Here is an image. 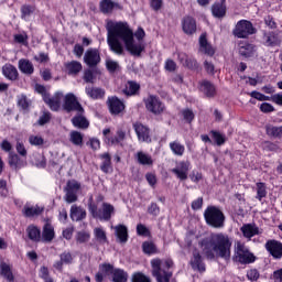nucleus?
Returning <instances> with one entry per match:
<instances>
[{
  "mask_svg": "<svg viewBox=\"0 0 282 282\" xmlns=\"http://www.w3.org/2000/svg\"><path fill=\"white\" fill-rule=\"evenodd\" d=\"M107 43L115 54L119 56L124 54L126 50L132 54V56H140L142 52H144V44L142 43V39L147 36L144 33V29L140 28L135 31L134 36L138 39V42L133 40V31L129 28L127 22H108L107 23ZM122 41V42H120Z\"/></svg>",
  "mask_w": 282,
  "mask_h": 282,
  "instance_id": "1",
  "label": "nucleus"
},
{
  "mask_svg": "<svg viewBox=\"0 0 282 282\" xmlns=\"http://www.w3.org/2000/svg\"><path fill=\"white\" fill-rule=\"evenodd\" d=\"M199 246L203 254H205L207 259H215V257L228 259V257H230L232 241H230V237L226 234H212L209 237L203 239Z\"/></svg>",
  "mask_w": 282,
  "mask_h": 282,
  "instance_id": "2",
  "label": "nucleus"
},
{
  "mask_svg": "<svg viewBox=\"0 0 282 282\" xmlns=\"http://www.w3.org/2000/svg\"><path fill=\"white\" fill-rule=\"evenodd\" d=\"M152 274L155 276L158 282H171V276H173V272H171V268H173V260H160L153 259L151 260Z\"/></svg>",
  "mask_w": 282,
  "mask_h": 282,
  "instance_id": "3",
  "label": "nucleus"
},
{
  "mask_svg": "<svg viewBox=\"0 0 282 282\" xmlns=\"http://www.w3.org/2000/svg\"><path fill=\"white\" fill-rule=\"evenodd\" d=\"M204 217L208 226H212L213 228H224V221L226 220V217L219 208L215 206L207 207L204 213Z\"/></svg>",
  "mask_w": 282,
  "mask_h": 282,
  "instance_id": "4",
  "label": "nucleus"
},
{
  "mask_svg": "<svg viewBox=\"0 0 282 282\" xmlns=\"http://www.w3.org/2000/svg\"><path fill=\"white\" fill-rule=\"evenodd\" d=\"M65 196L64 199L67 204H74V202H78V192L80 191V183L77 181H68L66 187L64 188Z\"/></svg>",
  "mask_w": 282,
  "mask_h": 282,
  "instance_id": "5",
  "label": "nucleus"
},
{
  "mask_svg": "<svg viewBox=\"0 0 282 282\" xmlns=\"http://www.w3.org/2000/svg\"><path fill=\"white\" fill-rule=\"evenodd\" d=\"M62 107L64 111H67L68 113L72 111H76L77 113H85V109H83V106L80 102H78V99L72 93L64 97V104Z\"/></svg>",
  "mask_w": 282,
  "mask_h": 282,
  "instance_id": "6",
  "label": "nucleus"
},
{
  "mask_svg": "<svg viewBox=\"0 0 282 282\" xmlns=\"http://www.w3.org/2000/svg\"><path fill=\"white\" fill-rule=\"evenodd\" d=\"M188 171H191L189 161H181L174 169L171 170V172L176 175L177 180H181V182L188 180Z\"/></svg>",
  "mask_w": 282,
  "mask_h": 282,
  "instance_id": "7",
  "label": "nucleus"
},
{
  "mask_svg": "<svg viewBox=\"0 0 282 282\" xmlns=\"http://www.w3.org/2000/svg\"><path fill=\"white\" fill-rule=\"evenodd\" d=\"M63 98V93H56L53 97H50L48 94H44V102L48 105L52 111H58V109H61Z\"/></svg>",
  "mask_w": 282,
  "mask_h": 282,
  "instance_id": "8",
  "label": "nucleus"
},
{
  "mask_svg": "<svg viewBox=\"0 0 282 282\" xmlns=\"http://www.w3.org/2000/svg\"><path fill=\"white\" fill-rule=\"evenodd\" d=\"M145 107L148 109V111H151V113H162V111H164V104H162V101H160V98L155 97V96H150L147 100H145Z\"/></svg>",
  "mask_w": 282,
  "mask_h": 282,
  "instance_id": "9",
  "label": "nucleus"
},
{
  "mask_svg": "<svg viewBox=\"0 0 282 282\" xmlns=\"http://www.w3.org/2000/svg\"><path fill=\"white\" fill-rule=\"evenodd\" d=\"M265 250L273 259H282V243L278 240H269L265 242Z\"/></svg>",
  "mask_w": 282,
  "mask_h": 282,
  "instance_id": "10",
  "label": "nucleus"
},
{
  "mask_svg": "<svg viewBox=\"0 0 282 282\" xmlns=\"http://www.w3.org/2000/svg\"><path fill=\"white\" fill-rule=\"evenodd\" d=\"M84 63H86L88 67H96V65L100 63V52L96 48L87 50L84 55Z\"/></svg>",
  "mask_w": 282,
  "mask_h": 282,
  "instance_id": "11",
  "label": "nucleus"
},
{
  "mask_svg": "<svg viewBox=\"0 0 282 282\" xmlns=\"http://www.w3.org/2000/svg\"><path fill=\"white\" fill-rule=\"evenodd\" d=\"M133 129L138 135L139 142H151V131L142 123H134Z\"/></svg>",
  "mask_w": 282,
  "mask_h": 282,
  "instance_id": "12",
  "label": "nucleus"
},
{
  "mask_svg": "<svg viewBox=\"0 0 282 282\" xmlns=\"http://www.w3.org/2000/svg\"><path fill=\"white\" fill-rule=\"evenodd\" d=\"M236 261L239 263H248V248L241 241H237L235 246Z\"/></svg>",
  "mask_w": 282,
  "mask_h": 282,
  "instance_id": "13",
  "label": "nucleus"
},
{
  "mask_svg": "<svg viewBox=\"0 0 282 282\" xmlns=\"http://www.w3.org/2000/svg\"><path fill=\"white\" fill-rule=\"evenodd\" d=\"M108 107L110 113L113 116H118V113H122V111H124V102L117 97H111L108 99Z\"/></svg>",
  "mask_w": 282,
  "mask_h": 282,
  "instance_id": "14",
  "label": "nucleus"
},
{
  "mask_svg": "<svg viewBox=\"0 0 282 282\" xmlns=\"http://www.w3.org/2000/svg\"><path fill=\"white\" fill-rule=\"evenodd\" d=\"M178 61L183 64V67H187V69H199V64L197 63V59L188 56L186 53H180Z\"/></svg>",
  "mask_w": 282,
  "mask_h": 282,
  "instance_id": "15",
  "label": "nucleus"
},
{
  "mask_svg": "<svg viewBox=\"0 0 282 282\" xmlns=\"http://www.w3.org/2000/svg\"><path fill=\"white\" fill-rule=\"evenodd\" d=\"M18 68L22 74H25V76H32V74H34V64L28 58L19 59Z\"/></svg>",
  "mask_w": 282,
  "mask_h": 282,
  "instance_id": "16",
  "label": "nucleus"
},
{
  "mask_svg": "<svg viewBox=\"0 0 282 282\" xmlns=\"http://www.w3.org/2000/svg\"><path fill=\"white\" fill-rule=\"evenodd\" d=\"M199 52L203 54H207V56H213L215 54V48L208 43V40L206 39V33H203L199 36Z\"/></svg>",
  "mask_w": 282,
  "mask_h": 282,
  "instance_id": "17",
  "label": "nucleus"
},
{
  "mask_svg": "<svg viewBox=\"0 0 282 282\" xmlns=\"http://www.w3.org/2000/svg\"><path fill=\"white\" fill-rule=\"evenodd\" d=\"M191 265L193 270H197L198 272H205L206 267L204 265V262L202 261V254H199V251L194 250L193 257L191 259Z\"/></svg>",
  "mask_w": 282,
  "mask_h": 282,
  "instance_id": "18",
  "label": "nucleus"
},
{
  "mask_svg": "<svg viewBox=\"0 0 282 282\" xmlns=\"http://www.w3.org/2000/svg\"><path fill=\"white\" fill-rule=\"evenodd\" d=\"M182 28L185 34H195L197 32V23L195 22V19L191 17H186L183 19Z\"/></svg>",
  "mask_w": 282,
  "mask_h": 282,
  "instance_id": "19",
  "label": "nucleus"
},
{
  "mask_svg": "<svg viewBox=\"0 0 282 282\" xmlns=\"http://www.w3.org/2000/svg\"><path fill=\"white\" fill-rule=\"evenodd\" d=\"M234 35L238 39H246L248 36V21L240 20L234 30Z\"/></svg>",
  "mask_w": 282,
  "mask_h": 282,
  "instance_id": "20",
  "label": "nucleus"
},
{
  "mask_svg": "<svg viewBox=\"0 0 282 282\" xmlns=\"http://www.w3.org/2000/svg\"><path fill=\"white\" fill-rule=\"evenodd\" d=\"M85 217H87V212L83 207L77 205L70 207V219L73 221H83Z\"/></svg>",
  "mask_w": 282,
  "mask_h": 282,
  "instance_id": "21",
  "label": "nucleus"
},
{
  "mask_svg": "<svg viewBox=\"0 0 282 282\" xmlns=\"http://www.w3.org/2000/svg\"><path fill=\"white\" fill-rule=\"evenodd\" d=\"M113 205L109 203H104L101 210H99L98 219H101L104 221H109L111 219V215L115 213Z\"/></svg>",
  "mask_w": 282,
  "mask_h": 282,
  "instance_id": "22",
  "label": "nucleus"
},
{
  "mask_svg": "<svg viewBox=\"0 0 282 282\" xmlns=\"http://www.w3.org/2000/svg\"><path fill=\"white\" fill-rule=\"evenodd\" d=\"M2 74L9 80H17L19 78V70L12 64H6L2 67Z\"/></svg>",
  "mask_w": 282,
  "mask_h": 282,
  "instance_id": "23",
  "label": "nucleus"
},
{
  "mask_svg": "<svg viewBox=\"0 0 282 282\" xmlns=\"http://www.w3.org/2000/svg\"><path fill=\"white\" fill-rule=\"evenodd\" d=\"M200 91L205 94L207 98H213L215 94H217V89L215 88V85H213V83L206 79L200 82Z\"/></svg>",
  "mask_w": 282,
  "mask_h": 282,
  "instance_id": "24",
  "label": "nucleus"
},
{
  "mask_svg": "<svg viewBox=\"0 0 282 282\" xmlns=\"http://www.w3.org/2000/svg\"><path fill=\"white\" fill-rule=\"evenodd\" d=\"M83 113L84 112H77V116H75L72 119L73 126L76 127L77 129H88L89 128V120H87V118H85V116Z\"/></svg>",
  "mask_w": 282,
  "mask_h": 282,
  "instance_id": "25",
  "label": "nucleus"
},
{
  "mask_svg": "<svg viewBox=\"0 0 282 282\" xmlns=\"http://www.w3.org/2000/svg\"><path fill=\"white\" fill-rule=\"evenodd\" d=\"M45 208L41 206H33V207H28L25 206L23 208V214L25 217H39V215H42Z\"/></svg>",
  "mask_w": 282,
  "mask_h": 282,
  "instance_id": "26",
  "label": "nucleus"
},
{
  "mask_svg": "<svg viewBox=\"0 0 282 282\" xmlns=\"http://www.w3.org/2000/svg\"><path fill=\"white\" fill-rule=\"evenodd\" d=\"M115 230L119 241H121V243H126L127 239H129V232H128L127 226L124 225L116 226Z\"/></svg>",
  "mask_w": 282,
  "mask_h": 282,
  "instance_id": "27",
  "label": "nucleus"
},
{
  "mask_svg": "<svg viewBox=\"0 0 282 282\" xmlns=\"http://www.w3.org/2000/svg\"><path fill=\"white\" fill-rule=\"evenodd\" d=\"M1 275L7 279V281L12 282L14 281V274L12 273V267L6 262H1Z\"/></svg>",
  "mask_w": 282,
  "mask_h": 282,
  "instance_id": "28",
  "label": "nucleus"
},
{
  "mask_svg": "<svg viewBox=\"0 0 282 282\" xmlns=\"http://www.w3.org/2000/svg\"><path fill=\"white\" fill-rule=\"evenodd\" d=\"M129 279V274L124 272L122 269H115L112 275H111V281L112 282H127Z\"/></svg>",
  "mask_w": 282,
  "mask_h": 282,
  "instance_id": "29",
  "label": "nucleus"
},
{
  "mask_svg": "<svg viewBox=\"0 0 282 282\" xmlns=\"http://www.w3.org/2000/svg\"><path fill=\"white\" fill-rule=\"evenodd\" d=\"M137 160L143 166H153V158L142 151L137 153Z\"/></svg>",
  "mask_w": 282,
  "mask_h": 282,
  "instance_id": "30",
  "label": "nucleus"
},
{
  "mask_svg": "<svg viewBox=\"0 0 282 282\" xmlns=\"http://www.w3.org/2000/svg\"><path fill=\"white\" fill-rule=\"evenodd\" d=\"M86 94L89 98H93V100H98V98L105 97L102 88L86 87Z\"/></svg>",
  "mask_w": 282,
  "mask_h": 282,
  "instance_id": "31",
  "label": "nucleus"
},
{
  "mask_svg": "<svg viewBox=\"0 0 282 282\" xmlns=\"http://www.w3.org/2000/svg\"><path fill=\"white\" fill-rule=\"evenodd\" d=\"M66 70L72 76H76V74H78L83 70V64H80L77 61H73V62L66 64Z\"/></svg>",
  "mask_w": 282,
  "mask_h": 282,
  "instance_id": "32",
  "label": "nucleus"
},
{
  "mask_svg": "<svg viewBox=\"0 0 282 282\" xmlns=\"http://www.w3.org/2000/svg\"><path fill=\"white\" fill-rule=\"evenodd\" d=\"M139 90L140 84L135 82H128L126 88L123 89V94H126V96H135V94H138Z\"/></svg>",
  "mask_w": 282,
  "mask_h": 282,
  "instance_id": "33",
  "label": "nucleus"
},
{
  "mask_svg": "<svg viewBox=\"0 0 282 282\" xmlns=\"http://www.w3.org/2000/svg\"><path fill=\"white\" fill-rule=\"evenodd\" d=\"M43 241L50 242L54 239V227L51 224H46L42 232Z\"/></svg>",
  "mask_w": 282,
  "mask_h": 282,
  "instance_id": "34",
  "label": "nucleus"
},
{
  "mask_svg": "<svg viewBox=\"0 0 282 282\" xmlns=\"http://www.w3.org/2000/svg\"><path fill=\"white\" fill-rule=\"evenodd\" d=\"M102 161V164L100 166L101 171L104 173H110L111 171V155L109 153H104L100 155Z\"/></svg>",
  "mask_w": 282,
  "mask_h": 282,
  "instance_id": "35",
  "label": "nucleus"
},
{
  "mask_svg": "<svg viewBox=\"0 0 282 282\" xmlns=\"http://www.w3.org/2000/svg\"><path fill=\"white\" fill-rule=\"evenodd\" d=\"M254 191L257 193L256 198L259 199V202H261L263 197H267L268 195V187L265 186V183H257Z\"/></svg>",
  "mask_w": 282,
  "mask_h": 282,
  "instance_id": "36",
  "label": "nucleus"
},
{
  "mask_svg": "<svg viewBox=\"0 0 282 282\" xmlns=\"http://www.w3.org/2000/svg\"><path fill=\"white\" fill-rule=\"evenodd\" d=\"M265 131L267 135H270V138H282V126H267Z\"/></svg>",
  "mask_w": 282,
  "mask_h": 282,
  "instance_id": "37",
  "label": "nucleus"
},
{
  "mask_svg": "<svg viewBox=\"0 0 282 282\" xmlns=\"http://www.w3.org/2000/svg\"><path fill=\"white\" fill-rule=\"evenodd\" d=\"M26 232L31 241H41V229H37L36 226H29Z\"/></svg>",
  "mask_w": 282,
  "mask_h": 282,
  "instance_id": "38",
  "label": "nucleus"
},
{
  "mask_svg": "<svg viewBox=\"0 0 282 282\" xmlns=\"http://www.w3.org/2000/svg\"><path fill=\"white\" fill-rule=\"evenodd\" d=\"M116 7H118V4L111 0H101L100 2V10L104 14H109V12H112Z\"/></svg>",
  "mask_w": 282,
  "mask_h": 282,
  "instance_id": "39",
  "label": "nucleus"
},
{
  "mask_svg": "<svg viewBox=\"0 0 282 282\" xmlns=\"http://www.w3.org/2000/svg\"><path fill=\"white\" fill-rule=\"evenodd\" d=\"M282 41L279 37V35L274 34V33H270L269 35H265V45H268V47H274L276 45H281Z\"/></svg>",
  "mask_w": 282,
  "mask_h": 282,
  "instance_id": "40",
  "label": "nucleus"
},
{
  "mask_svg": "<svg viewBox=\"0 0 282 282\" xmlns=\"http://www.w3.org/2000/svg\"><path fill=\"white\" fill-rule=\"evenodd\" d=\"M83 133L74 130L69 133V140L72 144H75V147H83Z\"/></svg>",
  "mask_w": 282,
  "mask_h": 282,
  "instance_id": "41",
  "label": "nucleus"
},
{
  "mask_svg": "<svg viewBox=\"0 0 282 282\" xmlns=\"http://www.w3.org/2000/svg\"><path fill=\"white\" fill-rule=\"evenodd\" d=\"M170 149L174 153V155L182 156L184 155V151H186V148L178 141H174L170 143Z\"/></svg>",
  "mask_w": 282,
  "mask_h": 282,
  "instance_id": "42",
  "label": "nucleus"
},
{
  "mask_svg": "<svg viewBox=\"0 0 282 282\" xmlns=\"http://www.w3.org/2000/svg\"><path fill=\"white\" fill-rule=\"evenodd\" d=\"M212 12L214 17H216L217 19H221V17H226V7L224 6V3H216L213 6Z\"/></svg>",
  "mask_w": 282,
  "mask_h": 282,
  "instance_id": "43",
  "label": "nucleus"
},
{
  "mask_svg": "<svg viewBox=\"0 0 282 282\" xmlns=\"http://www.w3.org/2000/svg\"><path fill=\"white\" fill-rule=\"evenodd\" d=\"M94 236L98 243H107V232L100 227L94 229Z\"/></svg>",
  "mask_w": 282,
  "mask_h": 282,
  "instance_id": "44",
  "label": "nucleus"
},
{
  "mask_svg": "<svg viewBox=\"0 0 282 282\" xmlns=\"http://www.w3.org/2000/svg\"><path fill=\"white\" fill-rule=\"evenodd\" d=\"M9 165L11 166V169H13V171H19V169L23 166V163L21 162V159H19V155L10 154Z\"/></svg>",
  "mask_w": 282,
  "mask_h": 282,
  "instance_id": "45",
  "label": "nucleus"
},
{
  "mask_svg": "<svg viewBox=\"0 0 282 282\" xmlns=\"http://www.w3.org/2000/svg\"><path fill=\"white\" fill-rule=\"evenodd\" d=\"M99 270L106 276H112L113 272H116V269L110 263L100 264Z\"/></svg>",
  "mask_w": 282,
  "mask_h": 282,
  "instance_id": "46",
  "label": "nucleus"
},
{
  "mask_svg": "<svg viewBox=\"0 0 282 282\" xmlns=\"http://www.w3.org/2000/svg\"><path fill=\"white\" fill-rule=\"evenodd\" d=\"M124 138H127V133L122 130H118L117 137L109 139L108 142L109 144H120V142L124 141Z\"/></svg>",
  "mask_w": 282,
  "mask_h": 282,
  "instance_id": "47",
  "label": "nucleus"
},
{
  "mask_svg": "<svg viewBox=\"0 0 282 282\" xmlns=\"http://www.w3.org/2000/svg\"><path fill=\"white\" fill-rule=\"evenodd\" d=\"M89 239H91V235L89 234V231H79L76 235L77 243H87Z\"/></svg>",
  "mask_w": 282,
  "mask_h": 282,
  "instance_id": "48",
  "label": "nucleus"
},
{
  "mask_svg": "<svg viewBox=\"0 0 282 282\" xmlns=\"http://www.w3.org/2000/svg\"><path fill=\"white\" fill-rule=\"evenodd\" d=\"M132 282H151V278L142 272H137L132 275Z\"/></svg>",
  "mask_w": 282,
  "mask_h": 282,
  "instance_id": "49",
  "label": "nucleus"
},
{
  "mask_svg": "<svg viewBox=\"0 0 282 282\" xmlns=\"http://www.w3.org/2000/svg\"><path fill=\"white\" fill-rule=\"evenodd\" d=\"M29 142L32 147H43L45 141L40 135H31Z\"/></svg>",
  "mask_w": 282,
  "mask_h": 282,
  "instance_id": "50",
  "label": "nucleus"
},
{
  "mask_svg": "<svg viewBox=\"0 0 282 282\" xmlns=\"http://www.w3.org/2000/svg\"><path fill=\"white\" fill-rule=\"evenodd\" d=\"M83 79L85 80V83L94 84L95 80H96V76L94 75V70H91V69L85 70Z\"/></svg>",
  "mask_w": 282,
  "mask_h": 282,
  "instance_id": "51",
  "label": "nucleus"
},
{
  "mask_svg": "<svg viewBox=\"0 0 282 282\" xmlns=\"http://www.w3.org/2000/svg\"><path fill=\"white\" fill-rule=\"evenodd\" d=\"M251 98H254V100H259L260 102H263L265 100H270L269 96H265L257 90L250 93Z\"/></svg>",
  "mask_w": 282,
  "mask_h": 282,
  "instance_id": "52",
  "label": "nucleus"
},
{
  "mask_svg": "<svg viewBox=\"0 0 282 282\" xmlns=\"http://www.w3.org/2000/svg\"><path fill=\"white\" fill-rule=\"evenodd\" d=\"M106 67H107L108 72L113 74V72H116L120 67V65L118 64V62H116L113 59H108L106 62Z\"/></svg>",
  "mask_w": 282,
  "mask_h": 282,
  "instance_id": "53",
  "label": "nucleus"
},
{
  "mask_svg": "<svg viewBox=\"0 0 282 282\" xmlns=\"http://www.w3.org/2000/svg\"><path fill=\"white\" fill-rule=\"evenodd\" d=\"M40 278L43 279L44 282H46V281H54L50 276V270L46 267H41V269H40Z\"/></svg>",
  "mask_w": 282,
  "mask_h": 282,
  "instance_id": "54",
  "label": "nucleus"
},
{
  "mask_svg": "<svg viewBox=\"0 0 282 282\" xmlns=\"http://www.w3.org/2000/svg\"><path fill=\"white\" fill-rule=\"evenodd\" d=\"M34 12V7L24 4L21 8L22 19H25L26 17H30Z\"/></svg>",
  "mask_w": 282,
  "mask_h": 282,
  "instance_id": "55",
  "label": "nucleus"
},
{
  "mask_svg": "<svg viewBox=\"0 0 282 282\" xmlns=\"http://www.w3.org/2000/svg\"><path fill=\"white\" fill-rule=\"evenodd\" d=\"M182 116L186 122H193L195 115L193 113V110L191 109H185L182 111Z\"/></svg>",
  "mask_w": 282,
  "mask_h": 282,
  "instance_id": "56",
  "label": "nucleus"
},
{
  "mask_svg": "<svg viewBox=\"0 0 282 282\" xmlns=\"http://www.w3.org/2000/svg\"><path fill=\"white\" fill-rule=\"evenodd\" d=\"M148 213L149 215H153V217H158V215H160V206H158L155 203H152L148 207Z\"/></svg>",
  "mask_w": 282,
  "mask_h": 282,
  "instance_id": "57",
  "label": "nucleus"
},
{
  "mask_svg": "<svg viewBox=\"0 0 282 282\" xmlns=\"http://www.w3.org/2000/svg\"><path fill=\"white\" fill-rule=\"evenodd\" d=\"M260 111H262V113H272V111H274V106H272V104L263 102L260 105Z\"/></svg>",
  "mask_w": 282,
  "mask_h": 282,
  "instance_id": "58",
  "label": "nucleus"
},
{
  "mask_svg": "<svg viewBox=\"0 0 282 282\" xmlns=\"http://www.w3.org/2000/svg\"><path fill=\"white\" fill-rule=\"evenodd\" d=\"M59 259L64 262V264L68 265L69 263H72V261H74V257H72V253L69 252H63L59 256Z\"/></svg>",
  "mask_w": 282,
  "mask_h": 282,
  "instance_id": "59",
  "label": "nucleus"
},
{
  "mask_svg": "<svg viewBox=\"0 0 282 282\" xmlns=\"http://www.w3.org/2000/svg\"><path fill=\"white\" fill-rule=\"evenodd\" d=\"M271 102H274V105H278L279 107H282V93H276L270 97Z\"/></svg>",
  "mask_w": 282,
  "mask_h": 282,
  "instance_id": "60",
  "label": "nucleus"
},
{
  "mask_svg": "<svg viewBox=\"0 0 282 282\" xmlns=\"http://www.w3.org/2000/svg\"><path fill=\"white\" fill-rule=\"evenodd\" d=\"M263 149H265V151H279V144L274 142L265 141L263 143Z\"/></svg>",
  "mask_w": 282,
  "mask_h": 282,
  "instance_id": "61",
  "label": "nucleus"
},
{
  "mask_svg": "<svg viewBox=\"0 0 282 282\" xmlns=\"http://www.w3.org/2000/svg\"><path fill=\"white\" fill-rule=\"evenodd\" d=\"M18 105L22 109H28V107H30V101H28V97L25 95H22L18 100Z\"/></svg>",
  "mask_w": 282,
  "mask_h": 282,
  "instance_id": "62",
  "label": "nucleus"
},
{
  "mask_svg": "<svg viewBox=\"0 0 282 282\" xmlns=\"http://www.w3.org/2000/svg\"><path fill=\"white\" fill-rule=\"evenodd\" d=\"M34 61H36V63H47V61H50V56L45 53H40L37 55H34Z\"/></svg>",
  "mask_w": 282,
  "mask_h": 282,
  "instance_id": "63",
  "label": "nucleus"
},
{
  "mask_svg": "<svg viewBox=\"0 0 282 282\" xmlns=\"http://www.w3.org/2000/svg\"><path fill=\"white\" fill-rule=\"evenodd\" d=\"M204 67L207 74H210V75L215 74V64H213V62L205 61Z\"/></svg>",
  "mask_w": 282,
  "mask_h": 282,
  "instance_id": "64",
  "label": "nucleus"
}]
</instances>
